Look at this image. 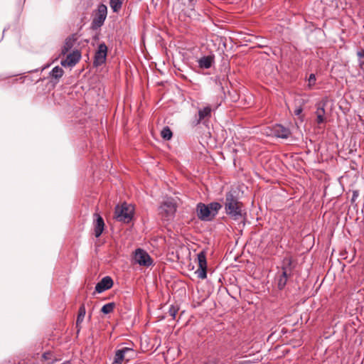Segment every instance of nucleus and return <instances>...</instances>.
Listing matches in <instances>:
<instances>
[{"instance_id": "obj_16", "label": "nucleus", "mask_w": 364, "mask_h": 364, "mask_svg": "<svg viewBox=\"0 0 364 364\" xmlns=\"http://www.w3.org/2000/svg\"><path fill=\"white\" fill-rule=\"evenodd\" d=\"M214 62V58L211 55L204 56L200 58L198 61V65L200 68L208 69Z\"/></svg>"}, {"instance_id": "obj_18", "label": "nucleus", "mask_w": 364, "mask_h": 364, "mask_svg": "<svg viewBox=\"0 0 364 364\" xmlns=\"http://www.w3.org/2000/svg\"><path fill=\"white\" fill-rule=\"evenodd\" d=\"M211 114V108L210 106H207L204 107L203 109H199L198 111V122H200L201 120L205 119V117H210Z\"/></svg>"}, {"instance_id": "obj_8", "label": "nucleus", "mask_w": 364, "mask_h": 364, "mask_svg": "<svg viewBox=\"0 0 364 364\" xmlns=\"http://www.w3.org/2000/svg\"><path fill=\"white\" fill-rule=\"evenodd\" d=\"M107 47L105 43L99 45L98 48L95 54L94 65L99 66L102 65L107 58Z\"/></svg>"}, {"instance_id": "obj_27", "label": "nucleus", "mask_w": 364, "mask_h": 364, "mask_svg": "<svg viewBox=\"0 0 364 364\" xmlns=\"http://www.w3.org/2000/svg\"><path fill=\"white\" fill-rule=\"evenodd\" d=\"M302 112V108L301 107H297L294 110V114L299 116Z\"/></svg>"}, {"instance_id": "obj_31", "label": "nucleus", "mask_w": 364, "mask_h": 364, "mask_svg": "<svg viewBox=\"0 0 364 364\" xmlns=\"http://www.w3.org/2000/svg\"><path fill=\"white\" fill-rule=\"evenodd\" d=\"M43 357H44V358H47L46 353L43 354Z\"/></svg>"}, {"instance_id": "obj_7", "label": "nucleus", "mask_w": 364, "mask_h": 364, "mask_svg": "<svg viewBox=\"0 0 364 364\" xmlns=\"http://www.w3.org/2000/svg\"><path fill=\"white\" fill-rule=\"evenodd\" d=\"M107 6L101 4L98 6L97 10L94 16L92 21L91 28L93 30H96L100 28L103 24L107 18Z\"/></svg>"}, {"instance_id": "obj_26", "label": "nucleus", "mask_w": 364, "mask_h": 364, "mask_svg": "<svg viewBox=\"0 0 364 364\" xmlns=\"http://www.w3.org/2000/svg\"><path fill=\"white\" fill-rule=\"evenodd\" d=\"M357 55L358 56L359 58H364V49L358 50L357 53Z\"/></svg>"}, {"instance_id": "obj_20", "label": "nucleus", "mask_w": 364, "mask_h": 364, "mask_svg": "<svg viewBox=\"0 0 364 364\" xmlns=\"http://www.w3.org/2000/svg\"><path fill=\"white\" fill-rule=\"evenodd\" d=\"M85 314H86V309H85V305L82 304L80 306V307L79 309L78 315H77V321H76L77 327H78L79 324L82 322V321L85 318Z\"/></svg>"}, {"instance_id": "obj_5", "label": "nucleus", "mask_w": 364, "mask_h": 364, "mask_svg": "<svg viewBox=\"0 0 364 364\" xmlns=\"http://www.w3.org/2000/svg\"><path fill=\"white\" fill-rule=\"evenodd\" d=\"M133 217V208L127 205L122 204L121 206L117 205L115 208L114 218L117 220L128 223Z\"/></svg>"}, {"instance_id": "obj_12", "label": "nucleus", "mask_w": 364, "mask_h": 364, "mask_svg": "<svg viewBox=\"0 0 364 364\" xmlns=\"http://www.w3.org/2000/svg\"><path fill=\"white\" fill-rule=\"evenodd\" d=\"M272 134L274 136L282 139H288L291 136L289 129L282 124H276L272 128Z\"/></svg>"}, {"instance_id": "obj_3", "label": "nucleus", "mask_w": 364, "mask_h": 364, "mask_svg": "<svg viewBox=\"0 0 364 364\" xmlns=\"http://www.w3.org/2000/svg\"><path fill=\"white\" fill-rule=\"evenodd\" d=\"M177 206L175 200L166 198L159 208V214L165 220H172L176 212Z\"/></svg>"}, {"instance_id": "obj_1", "label": "nucleus", "mask_w": 364, "mask_h": 364, "mask_svg": "<svg viewBox=\"0 0 364 364\" xmlns=\"http://www.w3.org/2000/svg\"><path fill=\"white\" fill-rule=\"evenodd\" d=\"M224 206L225 213L234 220L240 219L242 215L243 205L239 200L235 191H229L226 193L225 197Z\"/></svg>"}, {"instance_id": "obj_14", "label": "nucleus", "mask_w": 364, "mask_h": 364, "mask_svg": "<svg viewBox=\"0 0 364 364\" xmlns=\"http://www.w3.org/2000/svg\"><path fill=\"white\" fill-rule=\"evenodd\" d=\"M113 285V281L110 277H105L102 280L98 282L95 286V291L97 293H102L109 289Z\"/></svg>"}, {"instance_id": "obj_4", "label": "nucleus", "mask_w": 364, "mask_h": 364, "mask_svg": "<svg viewBox=\"0 0 364 364\" xmlns=\"http://www.w3.org/2000/svg\"><path fill=\"white\" fill-rule=\"evenodd\" d=\"M136 355L135 350L129 347H122L115 351L114 357L112 364H122L124 361L129 362Z\"/></svg>"}, {"instance_id": "obj_24", "label": "nucleus", "mask_w": 364, "mask_h": 364, "mask_svg": "<svg viewBox=\"0 0 364 364\" xmlns=\"http://www.w3.org/2000/svg\"><path fill=\"white\" fill-rule=\"evenodd\" d=\"M316 75L313 73H311L309 78H308V85H307V87H308V89L309 90H311L313 88V87L316 84Z\"/></svg>"}, {"instance_id": "obj_19", "label": "nucleus", "mask_w": 364, "mask_h": 364, "mask_svg": "<svg viewBox=\"0 0 364 364\" xmlns=\"http://www.w3.org/2000/svg\"><path fill=\"white\" fill-rule=\"evenodd\" d=\"M63 73L64 70L63 68L59 66H55L53 68L50 74L52 77L55 79H59L63 75Z\"/></svg>"}, {"instance_id": "obj_2", "label": "nucleus", "mask_w": 364, "mask_h": 364, "mask_svg": "<svg viewBox=\"0 0 364 364\" xmlns=\"http://www.w3.org/2000/svg\"><path fill=\"white\" fill-rule=\"evenodd\" d=\"M222 205L218 202H213L209 204L199 203L196 207V213L198 218L203 221H210L218 214Z\"/></svg>"}, {"instance_id": "obj_10", "label": "nucleus", "mask_w": 364, "mask_h": 364, "mask_svg": "<svg viewBox=\"0 0 364 364\" xmlns=\"http://www.w3.org/2000/svg\"><path fill=\"white\" fill-rule=\"evenodd\" d=\"M198 269L196 270V273L197 274L198 278L205 279L207 277V262L204 252H201L198 254Z\"/></svg>"}, {"instance_id": "obj_15", "label": "nucleus", "mask_w": 364, "mask_h": 364, "mask_svg": "<svg viewBox=\"0 0 364 364\" xmlns=\"http://www.w3.org/2000/svg\"><path fill=\"white\" fill-rule=\"evenodd\" d=\"M325 106L326 103L323 102H320L316 104V122L317 124H320L325 122Z\"/></svg>"}, {"instance_id": "obj_6", "label": "nucleus", "mask_w": 364, "mask_h": 364, "mask_svg": "<svg viewBox=\"0 0 364 364\" xmlns=\"http://www.w3.org/2000/svg\"><path fill=\"white\" fill-rule=\"evenodd\" d=\"M133 259L134 263L146 267H149L154 264V261L149 253L141 248H138L134 251Z\"/></svg>"}, {"instance_id": "obj_13", "label": "nucleus", "mask_w": 364, "mask_h": 364, "mask_svg": "<svg viewBox=\"0 0 364 364\" xmlns=\"http://www.w3.org/2000/svg\"><path fill=\"white\" fill-rule=\"evenodd\" d=\"M94 234L96 237H99L102 233L105 228V222L103 218L97 213L94 214Z\"/></svg>"}, {"instance_id": "obj_25", "label": "nucleus", "mask_w": 364, "mask_h": 364, "mask_svg": "<svg viewBox=\"0 0 364 364\" xmlns=\"http://www.w3.org/2000/svg\"><path fill=\"white\" fill-rule=\"evenodd\" d=\"M178 309L173 305H171L168 311V314L173 319L176 318V315L178 312Z\"/></svg>"}, {"instance_id": "obj_28", "label": "nucleus", "mask_w": 364, "mask_h": 364, "mask_svg": "<svg viewBox=\"0 0 364 364\" xmlns=\"http://www.w3.org/2000/svg\"><path fill=\"white\" fill-rule=\"evenodd\" d=\"M360 66L363 68L364 67V61L360 60Z\"/></svg>"}, {"instance_id": "obj_30", "label": "nucleus", "mask_w": 364, "mask_h": 364, "mask_svg": "<svg viewBox=\"0 0 364 364\" xmlns=\"http://www.w3.org/2000/svg\"><path fill=\"white\" fill-rule=\"evenodd\" d=\"M62 364H70V363L69 361H66V362H64Z\"/></svg>"}, {"instance_id": "obj_11", "label": "nucleus", "mask_w": 364, "mask_h": 364, "mask_svg": "<svg viewBox=\"0 0 364 364\" xmlns=\"http://www.w3.org/2000/svg\"><path fill=\"white\" fill-rule=\"evenodd\" d=\"M291 272L290 268L283 267L282 269L277 272L276 279L277 287L279 289H283L286 286L288 277L291 275Z\"/></svg>"}, {"instance_id": "obj_22", "label": "nucleus", "mask_w": 364, "mask_h": 364, "mask_svg": "<svg viewBox=\"0 0 364 364\" xmlns=\"http://www.w3.org/2000/svg\"><path fill=\"white\" fill-rule=\"evenodd\" d=\"M162 138L165 140H169L172 137V132L168 127H165L161 132Z\"/></svg>"}, {"instance_id": "obj_29", "label": "nucleus", "mask_w": 364, "mask_h": 364, "mask_svg": "<svg viewBox=\"0 0 364 364\" xmlns=\"http://www.w3.org/2000/svg\"><path fill=\"white\" fill-rule=\"evenodd\" d=\"M188 1L189 4H193V1H194L195 0H188Z\"/></svg>"}, {"instance_id": "obj_21", "label": "nucleus", "mask_w": 364, "mask_h": 364, "mask_svg": "<svg viewBox=\"0 0 364 364\" xmlns=\"http://www.w3.org/2000/svg\"><path fill=\"white\" fill-rule=\"evenodd\" d=\"M109 5L114 12H118L122 5V0H109Z\"/></svg>"}, {"instance_id": "obj_23", "label": "nucleus", "mask_w": 364, "mask_h": 364, "mask_svg": "<svg viewBox=\"0 0 364 364\" xmlns=\"http://www.w3.org/2000/svg\"><path fill=\"white\" fill-rule=\"evenodd\" d=\"M114 307H115L114 303H113V302L108 303V304H105L102 307L101 311L105 314H108L113 311Z\"/></svg>"}, {"instance_id": "obj_9", "label": "nucleus", "mask_w": 364, "mask_h": 364, "mask_svg": "<svg viewBox=\"0 0 364 364\" xmlns=\"http://www.w3.org/2000/svg\"><path fill=\"white\" fill-rule=\"evenodd\" d=\"M81 53L78 50H73L67 55L66 58L61 60V65L63 67H73L80 60Z\"/></svg>"}, {"instance_id": "obj_17", "label": "nucleus", "mask_w": 364, "mask_h": 364, "mask_svg": "<svg viewBox=\"0 0 364 364\" xmlns=\"http://www.w3.org/2000/svg\"><path fill=\"white\" fill-rule=\"evenodd\" d=\"M75 38L73 37H68L65 39L63 46L61 49V54L65 55L73 47Z\"/></svg>"}]
</instances>
